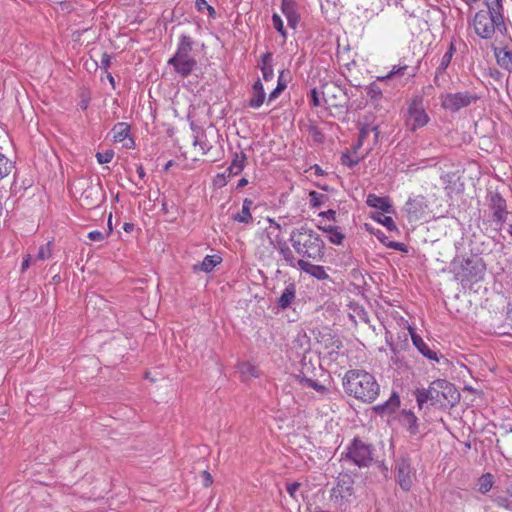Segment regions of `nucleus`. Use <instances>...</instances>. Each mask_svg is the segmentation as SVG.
<instances>
[{
  "label": "nucleus",
  "instance_id": "1",
  "mask_svg": "<svg viewBox=\"0 0 512 512\" xmlns=\"http://www.w3.org/2000/svg\"><path fill=\"white\" fill-rule=\"evenodd\" d=\"M343 388L347 395L365 403L374 402L380 393V385L375 377L361 369H352L345 373Z\"/></svg>",
  "mask_w": 512,
  "mask_h": 512
},
{
  "label": "nucleus",
  "instance_id": "2",
  "mask_svg": "<svg viewBox=\"0 0 512 512\" xmlns=\"http://www.w3.org/2000/svg\"><path fill=\"white\" fill-rule=\"evenodd\" d=\"M289 241L300 259L322 262L325 256V243L321 236L306 225L293 229Z\"/></svg>",
  "mask_w": 512,
  "mask_h": 512
},
{
  "label": "nucleus",
  "instance_id": "3",
  "mask_svg": "<svg viewBox=\"0 0 512 512\" xmlns=\"http://www.w3.org/2000/svg\"><path fill=\"white\" fill-rule=\"evenodd\" d=\"M414 394L420 409L428 402L432 406L453 407L460 400V393L455 385L445 379L434 380L428 388L416 389Z\"/></svg>",
  "mask_w": 512,
  "mask_h": 512
},
{
  "label": "nucleus",
  "instance_id": "4",
  "mask_svg": "<svg viewBox=\"0 0 512 512\" xmlns=\"http://www.w3.org/2000/svg\"><path fill=\"white\" fill-rule=\"evenodd\" d=\"M475 33L482 39H491L495 32L507 33L504 14L488 10H479L473 19Z\"/></svg>",
  "mask_w": 512,
  "mask_h": 512
},
{
  "label": "nucleus",
  "instance_id": "5",
  "mask_svg": "<svg viewBox=\"0 0 512 512\" xmlns=\"http://www.w3.org/2000/svg\"><path fill=\"white\" fill-rule=\"evenodd\" d=\"M193 44L194 42L190 36L181 35L176 53L168 60V65L172 66L175 72L184 78L188 77L197 66L196 59L191 56Z\"/></svg>",
  "mask_w": 512,
  "mask_h": 512
},
{
  "label": "nucleus",
  "instance_id": "6",
  "mask_svg": "<svg viewBox=\"0 0 512 512\" xmlns=\"http://www.w3.org/2000/svg\"><path fill=\"white\" fill-rule=\"evenodd\" d=\"M374 447L354 438L347 448L346 457L358 467H368L373 461Z\"/></svg>",
  "mask_w": 512,
  "mask_h": 512
},
{
  "label": "nucleus",
  "instance_id": "7",
  "mask_svg": "<svg viewBox=\"0 0 512 512\" xmlns=\"http://www.w3.org/2000/svg\"><path fill=\"white\" fill-rule=\"evenodd\" d=\"M430 118L426 113L423 106V98L421 96H416L410 102L407 112L405 115V125L406 127L414 132L417 129H420L427 125Z\"/></svg>",
  "mask_w": 512,
  "mask_h": 512
},
{
  "label": "nucleus",
  "instance_id": "8",
  "mask_svg": "<svg viewBox=\"0 0 512 512\" xmlns=\"http://www.w3.org/2000/svg\"><path fill=\"white\" fill-rule=\"evenodd\" d=\"M353 484L354 480L348 474L340 475L337 480V484L332 488L330 499L334 504L343 509L346 504L350 502V498L353 495Z\"/></svg>",
  "mask_w": 512,
  "mask_h": 512
},
{
  "label": "nucleus",
  "instance_id": "9",
  "mask_svg": "<svg viewBox=\"0 0 512 512\" xmlns=\"http://www.w3.org/2000/svg\"><path fill=\"white\" fill-rule=\"evenodd\" d=\"M479 97L469 91L447 93L441 97V105L444 109L453 113L458 112L464 107L475 103Z\"/></svg>",
  "mask_w": 512,
  "mask_h": 512
},
{
  "label": "nucleus",
  "instance_id": "10",
  "mask_svg": "<svg viewBox=\"0 0 512 512\" xmlns=\"http://www.w3.org/2000/svg\"><path fill=\"white\" fill-rule=\"evenodd\" d=\"M484 271L485 264L481 258H467L463 260L458 275L461 276L462 281L477 282L482 278Z\"/></svg>",
  "mask_w": 512,
  "mask_h": 512
},
{
  "label": "nucleus",
  "instance_id": "11",
  "mask_svg": "<svg viewBox=\"0 0 512 512\" xmlns=\"http://www.w3.org/2000/svg\"><path fill=\"white\" fill-rule=\"evenodd\" d=\"M397 482L404 491H409L413 484V472L410 460L407 457H400L395 461Z\"/></svg>",
  "mask_w": 512,
  "mask_h": 512
},
{
  "label": "nucleus",
  "instance_id": "12",
  "mask_svg": "<svg viewBox=\"0 0 512 512\" xmlns=\"http://www.w3.org/2000/svg\"><path fill=\"white\" fill-rule=\"evenodd\" d=\"M428 208L427 201L424 196L418 195L409 198L405 204V211L409 221H418L423 218Z\"/></svg>",
  "mask_w": 512,
  "mask_h": 512
},
{
  "label": "nucleus",
  "instance_id": "13",
  "mask_svg": "<svg viewBox=\"0 0 512 512\" xmlns=\"http://www.w3.org/2000/svg\"><path fill=\"white\" fill-rule=\"evenodd\" d=\"M83 204L89 209L98 206L104 200V192L100 183L90 184L81 195Z\"/></svg>",
  "mask_w": 512,
  "mask_h": 512
},
{
  "label": "nucleus",
  "instance_id": "14",
  "mask_svg": "<svg viewBox=\"0 0 512 512\" xmlns=\"http://www.w3.org/2000/svg\"><path fill=\"white\" fill-rule=\"evenodd\" d=\"M490 208L493 210V221L502 225L507 216L506 200L499 193H493L490 196Z\"/></svg>",
  "mask_w": 512,
  "mask_h": 512
},
{
  "label": "nucleus",
  "instance_id": "15",
  "mask_svg": "<svg viewBox=\"0 0 512 512\" xmlns=\"http://www.w3.org/2000/svg\"><path fill=\"white\" fill-rule=\"evenodd\" d=\"M281 11L287 19L288 26L295 29L300 21V15L293 0H282Z\"/></svg>",
  "mask_w": 512,
  "mask_h": 512
},
{
  "label": "nucleus",
  "instance_id": "16",
  "mask_svg": "<svg viewBox=\"0 0 512 512\" xmlns=\"http://www.w3.org/2000/svg\"><path fill=\"white\" fill-rule=\"evenodd\" d=\"M409 333L413 342V345L418 351L426 358L430 360L438 361L437 353L431 350L428 345L424 342L422 337L418 335L412 327H409Z\"/></svg>",
  "mask_w": 512,
  "mask_h": 512
},
{
  "label": "nucleus",
  "instance_id": "17",
  "mask_svg": "<svg viewBox=\"0 0 512 512\" xmlns=\"http://www.w3.org/2000/svg\"><path fill=\"white\" fill-rule=\"evenodd\" d=\"M301 271L311 275L312 277L318 280H326L329 278V275L325 271L323 266L314 265L307 260L300 259L299 267Z\"/></svg>",
  "mask_w": 512,
  "mask_h": 512
},
{
  "label": "nucleus",
  "instance_id": "18",
  "mask_svg": "<svg viewBox=\"0 0 512 512\" xmlns=\"http://www.w3.org/2000/svg\"><path fill=\"white\" fill-rule=\"evenodd\" d=\"M455 51H456V47H455L454 43L451 42L447 51L442 56L438 67L436 68L435 77H434L435 85L439 86L438 78L440 75H443L445 73L446 69L449 67Z\"/></svg>",
  "mask_w": 512,
  "mask_h": 512
},
{
  "label": "nucleus",
  "instance_id": "19",
  "mask_svg": "<svg viewBox=\"0 0 512 512\" xmlns=\"http://www.w3.org/2000/svg\"><path fill=\"white\" fill-rule=\"evenodd\" d=\"M400 423L403 427L407 429V431L411 435H416L418 433V418L415 414L410 410L402 411L400 415Z\"/></svg>",
  "mask_w": 512,
  "mask_h": 512
},
{
  "label": "nucleus",
  "instance_id": "20",
  "mask_svg": "<svg viewBox=\"0 0 512 512\" xmlns=\"http://www.w3.org/2000/svg\"><path fill=\"white\" fill-rule=\"evenodd\" d=\"M366 203L369 207L377 208L385 213L393 212V206L388 198L380 197L375 194H369L367 196Z\"/></svg>",
  "mask_w": 512,
  "mask_h": 512
},
{
  "label": "nucleus",
  "instance_id": "21",
  "mask_svg": "<svg viewBox=\"0 0 512 512\" xmlns=\"http://www.w3.org/2000/svg\"><path fill=\"white\" fill-rule=\"evenodd\" d=\"M295 298H296V287H295V284L290 283L289 285H287L285 287L281 296L277 299V305L282 310H285L288 307H290V305L295 300Z\"/></svg>",
  "mask_w": 512,
  "mask_h": 512
},
{
  "label": "nucleus",
  "instance_id": "22",
  "mask_svg": "<svg viewBox=\"0 0 512 512\" xmlns=\"http://www.w3.org/2000/svg\"><path fill=\"white\" fill-rule=\"evenodd\" d=\"M221 261L222 258L218 255H207L201 263L193 265V271L209 273L216 267V265L221 263Z\"/></svg>",
  "mask_w": 512,
  "mask_h": 512
},
{
  "label": "nucleus",
  "instance_id": "23",
  "mask_svg": "<svg viewBox=\"0 0 512 512\" xmlns=\"http://www.w3.org/2000/svg\"><path fill=\"white\" fill-rule=\"evenodd\" d=\"M265 100V91L263 84L258 79L252 87V97L249 100V106L251 108H259Z\"/></svg>",
  "mask_w": 512,
  "mask_h": 512
},
{
  "label": "nucleus",
  "instance_id": "24",
  "mask_svg": "<svg viewBox=\"0 0 512 512\" xmlns=\"http://www.w3.org/2000/svg\"><path fill=\"white\" fill-rule=\"evenodd\" d=\"M277 249L288 266L293 268L299 267L300 259L295 257L293 251L290 249L286 242H279Z\"/></svg>",
  "mask_w": 512,
  "mask_h": 512
},
{
  "label": "nucleus",
  "instance_id": "25",
  "mask_svg": "<svg viewBox=\"0 0 512 512\" xmlns=\"http://www.w3.org/2000/svg\"><path fill=\"white\" fill-rule=\"evenodd\" d=\"M260 69L262 71L263 79L265 81H270L274 77V71H273V54L271 52H266L263 54L260 58Z\"/></svg>",
  "mask_w": 512,
  "mask_h": 512
},
{
  "label": "nucleus",
  "instance_id": "26",
  "mask_svg": "<svg viewBox=\"0 0 512 512\" xmlns=\"http://www.w3.org/2000/svg\"><path fill=\"white\" fill-rule=\"evenodd\" d=\"M253 205V201L251 199H244L242 204V210L233 215L232 219L239 223L249 224L253 221V217L251 214V206Z\"/></svg>",
  "mask_w": 512,
  "mask_h": 512
},
{
  "label": "nucleus",
  "instance_id": "27",
  "mask_svg": "<svg viewBox=\"0 0 512 512\" xmlns=\"http://www.w3.org/2000/svg\"><path fill=\"white\" fill-rule=\"evenodd\" d=\"M246 159H247V156L244 152L241 151L240 153H235L230 166L226 170V172L228 173V176L230 177V176L239 175L245 167Z\"/></svg>",
  "mask_w": 512,
  "mask_h": 512
},
{
  "label": "nucleus",
  "instance_id": "28",
  "mask_svg": "<svg viewBox=\"0 0 512 512\" xmlns=\"http://www.w3.org/2000/svg\"><path fill=\"white\" fill-rule=\"evenodd\" d=\"M399 403V396L396 393H393L392 396L387 401H385L382 404L376 405L374 407V411L380 415L392 413L399 406Z\"/></svg>",
  "mask_w": 512,
  "mask_h": 512
},
{
  "label": "nucleus",
  "instance_id": "29",
  "mask_svg": "<svg viewBox=\"0 0 512 512\" xmlns=\"http://www.w3.org/2000/svg\"><path fill=\"white\" fill-rule=\"evenodd\" d=\"M495 57L498 65L508 72L512 71V52L503 48L495 50Z\"/></svg>",
  "mask_w": 512,
  "mask_h": 512
},
{
  "label": "nucleus",
  "instance_id": "30",
  "mask_svg": "<svg viewBox=\"0 0 512 512\" xmlns=\"http://www.w3.org/2000/svg\"><path fill=\"white\" fill-rule=\"evenodd\" d=\"M130 132V126L125 122H118L112 128L113 139L115 142L125 140Z\"/></svg>",
  "mask_w": 512,
  "mask_h": 512
},
{
  "label": "nucleus",
  "instance_id": "31",
  "mask_svg": "<svg viewBox=\"0 0 512 512\" xmlns=\"http://www.w3.org/2000/svg\"><path fill=\"white\" fill-rule=\"evenodd\" d=\"M239 371L245 380H247L248 378H251V377L256 378L259 376V371H258L257 367L249 362L241 363L239 365Z\"/></svg>",
  "mask_w": 512,
  "mask_h": 512
},
{
  "label": "nucleus",
  "instance_id": "32",
  "mask_svg": "<svg viewBox=\"0 0 512 512\" xmlns=\"http://www.w3.org/2000/svg\"><path fill=\"white\" fill-rule=\"evenodd\" d=\"M14 168V163L0 152V180L10 174Z\"/></svg>",
  "mask_w": 512,
  "mask_h": 512
},
{
  "label": "nucleus",
  "instance_id": "33",
  "mask_svg": "<svg viewBox=\"0 0 512 512\" xmlns=\"http://www.w3.org/2000/svg\"><path fill=\"white\" fill-rule=\"evenodd\" d=\"M493 476L490 473L483 474L479 478V492L482 494L488 493L493 487Z\"/></svg>",
  "mask_w": 512,
  "mask_h": 512
},
{
  "label": "nucleus",
  "instance_id": "34",
  "mask_svg": "<svg viewBox=\"0 0 512 512\" xmlns=\"http://www.w3.org/2000/svg\"><path fill=\"white\" fill-rule=\"evenodd\" d=\"M298 378L300 383H303L308 387L315 389L317 392L324 393L327 391V388L324 385L318 383L317 381L311 378L306 377L305 375H299Z\"/></svg>",
  "mask_w": 512,
  "mask_h": 512
},
{
  "label": "nucleus",
  "instance_id": "35",
  "mask_svg": "<svg viewBox=\"0 0 512 512\" xmlns=\"http://www.w3.org/2000/svg\"><path fill=\"white\" fill-rule=\"evenodd\" d=\"M492 498V501L498 506V507H501V508H504L506 510H509V511H512V501L509 500L508 498V495L505 496V495H497V494H493L491 496Z\"/></svg>",
  "mask_w": 512,
  "mask_h": 512
},
{
  "label": "nucleus",
  "instance_id": "36",
  "mask_svg": "<svg viewBox=\"0 0 512 512\" xmlns=\"http://www.w3.org/2000/svg\"><path fill=\"white\" fill-rule=\"evenodd\" d=\"M407 65L394 66L392 70L384 77H379L378 80L384 81L386 79H392L395 76H404L408 70Z\"/></svg>",
  "mask_w": 512,
  "mask_h": 512
},
{
  "label": "nucleus",
  "instance_id": "37",
  "mask_svg": "<svg viewBox=\"0 0 512 512\" xmlns=\"http://www.w3.org/2000/svg\"><path fill=\"white\" fill-rule=\"evenodd\" d=\"M310 205L312 207H320L323 205L328 199L327 195L318 193L316 191H311L309 193Z\"/></svg>",
  "mask_w": 512,
  "mask_h": 512
},
{
  "label": "nucleus",
  "instance_id": "38",
  "mask_svg": "<svg viewBox=\"0 0 512 512\" xmlns=\"http://www.w3.org/2000/svg\"><path fill=\"white\" fill-rule=\"evenodd\" d=\"M272 24H273V27L281 34L283 39L286 40V38H287V31L284 28L283 20L276 13H274L272 15Z\"/></svg>",
  "mask_w": 512,
  "mask_h": 512
},
{
  "label": "nucleus",
  "instance_id": "39",
  "mask_svg": "<svg viewBox=\"0 0 512 512\" xmlns=\"http://www.w3.org/2000/svg\"><path fill=\"white\" fill-rule=\"evenodd\" d=\"M51 256V243L48 242L44 245H41L38 249V253L35 257L36 260L44 261Z\"/></svg>",
  "mask_w": 512,
  "mask_h": 512
},
{
  "label": "nucleus",
  "instance_id": "40",
  "mask_svg": "<svg viewBox=\"0 0 512 512\" xmlns=\"http://www.w3.org/2000/svg\"><path fill=\"white\" fill-rule=\"evenodd\" d=\"M374 219L385 226L389 231L397 230L394 220L390 216H384L380 214L379 217H374Z\"/></svg>",
  "mask_w": 512,
  "mask_h": 512
},
{
  "label": "nucleus",
  "instance_id": "41",
  "mask_svg": "<svg viewBox=\"0 0 512 512\" xmlns=\"http://www.w3.org/2000/svg\"><path fill=\"white\" fill-rule=\"evenodd\" d=\"M366 92H367V95L373 99V100H378L381 98L382 96V91L380 89V87L375 83H371L367 88H366Z\"/></svg>",
  "mask_w": 512,
  "mask_h": 512
},
{
  "label": "nucleus",
  "instance_id": "42",
  "mask_svg": "<svg viewBox=\"0 0 512 512\" xmlns=\"http://www.w3.org/2000/svg\"><path fill=\"white\" fill-rule=\"evenodd\" d=\"M488 11L500 12L504 14L502 0H484Z\"/></svg>",
  "mask_w": 512,
  "mask_h": 512
},
{
  "label": "nucleus",
  "instance_id": "43",
  "mask_svg": "<svg viewBox=\"0 0 512 512\" xmlns=\"http://www.w3.org/2000/svg\"><path fill=\"white\" fill-rule=\"evenodd\" d=\"M345 235L340 231L339 227H336L330 235H328V239L332 244L341 245Z\"/></svg>",
  "mask_w": 512,
  "mask_h": 512
},
{
  "label": "nucleus",
  "instance_id": "44",
  "mask_svg": "<svg viewBox=\"0 0 512 512\" xmlns=\"http://www.w3.org/2000/svg\"><path fill=\"white\" fill-rule=\"evenodd\" d=\"M114 157L113 150H106L104 152H98L96 158L99 164H106L112 161Z\"/></svg>",
  "mask_w": 512,
  "mask_h": 512
},
{
  "label": "nucleus",
  "instance_id": "45",
  "mask_svg": "<svg viewBox=\"0 0 512 512\" xmlns=\"http://www.w3.org/2000/svg\"><path fill=\"white\" fill-rule=\"evenodd\" d=\"M309 134L311 135L314 142L323 143L324 134L316 126H311L309 128Z\"/></svg>",
  "mask_w": 512,
  "mask_h": 512
},
{
  "label": "nucleus",
  "instance_id": "46",
  "mask_svg": "<svg viewBox=\"0 0 512 512\" xmlns=\"http://www.w3.org/2000/svg\"><path fill=\"white\" fill-rule=\"evenodd\" d=\"M193 145L194 146L199 145V147L202 151V154H206L212 148V146L206 140H203L202 138H199L198 136L195 137V139L193 141Z\"/></svg>",
  "mask_w": 512,
  "mask_h": 512
},
{
  "label": "nucleus",
  "instance_id": "47",
  "mask_svg": "<svg viewBox=\"0 0 512 512\" xmlns=\"http://www.w3.org/2000/svg\"><path fill=\"white\" fill-rule=\"evenodd\" d=\"M289 81V71L286 73L285 70H282L279 74L277 86L280 87L283 91L286 89Z\"/></svg>",
  "mask_w": 512,
  "mask_h": 512
},
{
  "label": "nucleus",
  "instance_id": "48",
  "mask_svg": "<svg viewBox=\"0 0 512 512\" xmlns=\"http://www.w3.org/2000/svg\"><path fill=\"white\" fill-rule=\"evenodd\" d=\"M359 161H360L359 158H352L347 153H344L341 156V163L343 165H346V166L350 167V168L356 166L359 163Z\"/></svg>",
  "mask_w": 512,
  "mask_h": 512
},
{
  "label": "nucleus",
  "instance_id": "49",
  "mask_svg": "<svg viewBox=\"0 0 512 512\" xmlns=\"http://www.w3.org/2000/svg\"><path fill=\"white\" fill-rule=\"evenodd\" d=\"M488 74L494 81L503 84L504 74L500 70L490 68Z\"/></svg>",
  "mask_w": 512,
  "mask_h": 512
},
{
  "label": "nucleus",
  "instance_id": "50",
  "mask_svg": "<svg viewBox=\"0 0 512 512\" xmlns=\"http://www.w3.org/2000/svg\"><path fill=\"white\" fill-rule=\"evenodd\" d=\"M309 100H310V103L312 104V106H314V107H319L321 105L319 92L316 88H313L310 90Z\"/></svg>",
  "mask_w": 512,
  "mask_h": 512
},
{
  "label": "nucleus",
  "instance_id": "51",
  "mask_svg": "<svg viewBox=\"0 0 512 512\" xmlns=\"http://www.w3.org/2000/svg\"><path fill=\"white\" fill-rule=\"evenodd\" d=\"M106 235L98 230H94L88 233V238L91 241L101 242L105 239Z\"/></svg>",
  "mask_w": 512,
  "mask_h": 512
},
{
  "label": "nucleus",
  "instance_id": "52",
  "mask_svg": "<svg viewBox=\"0 0 512 512\" xmlns=\"http://www.w3.org/2000/svg\"><path fill=\"white\" fill-rule=\"evenodd\" d=\"M387 247L397 250V251H400V252H405V253L407 252V246L402 242L389 241L387 243Z\"/></svg>",
  "mask_w": 512,
  "mask_h": 512
},
{
  "label": "nucleus",
  "instance_id": "53",
  "mask_svg": "<svg viewBox=\"0 0 512 512\" xmlns=\"http://www.w3.org/2000/svg\"><path fill=\"white\" fill-rule=\"evenodd\" d=\"M299 487L300 483L298 482L288 483L286 486V490L292 498H296V492L298 491Z\"/></svg>",
  "mask_w": 512,
  "mask_h": 512
},
{
  "label": "nucleus",
  "instance_id": "54",
  "mask_svg": "<svg viewBox=\"0 0 512 512\" xmlns=\"http://www.w3.org/2000/svg\"><path fill=\"white\" fill-rule=\"evenodd\" d=\"M111 65V56L108 53H103L100 61V68L107 70Z\"/></svg>",
  "mask_w": 512,
  "mask_h": 512
},
{
  "label": "nucleus",
  "instance_id": "55",
  "mask_svg": "<svg viewBox=\"0 0 512 512\" xmlns=\"http://www.w3.org/2000/svg\"><path fill=\"white\" fill-rule=\"evenodd\" d=\"M201 476H202L203 485L205 487H209L213 483V478L208 471H206V470L202 471Z\"/></svg>",
  "mask_w": 512,
  "mask_h": 512
},
{
  "label": "nucleus",
  "instance_id": "56",
  "mask_svg": "<svg viewBox=\"0 0 512 512\" xmlns=\"http://www.w3.org/2000/svg\"><path fill=\"white\" fill-rule=\"evenodd\" d=\"M370 131H371L370 130V126H368V125L363 126L360 129V132H359V142H360V144H363L364 140L369 135Z\"/></svg>",
  "mask_w": 512,
  "mask_h": 512
},
{
  "label": "nucleus",
  "instance_id": "57",
  "mask_svg": "<svg viewBox=\"0 0 512 512\" xmlns=\"http://www.w3.org/2000/svg\"><path fill=\"white\" fill-rule=\"evenodd\" d=\"M319 216H321V217H325V218H327L328 220L335 221V219H336V211H335V210H333V209H329V210H327V211L320 212V213H319Z\"/></svg>",
  "mask_w": 512,
  "mask_h": 512
},
{
  "label": "nucleus",
  "instance_id": "58",
  "mask_svg": "<svg viewBox=\"0 0 512 512\" xmlns=\"http://www.w3.org/2000/svg\"><path fill=\"white\" fill-rule=\"evenodd\" d=\"M195 7L199 12H203L206 10V8L209 7V4L207 3L206 0H196Z\"/></svg>",
  "mask_w": 512,
  "mask_h": 512
},
{
  "label": "nucleus",
  "instance_id": "59",
  "mask_svg": "<svg viewBox=\"0 0 512 512\" xmlns=\"http://www.w3.org/2000/svg\"><path fill=\"white\" fill-rule=\"evenodd\" d=\"M283 92L280 87H276L268 96V102H271L279 97V95Z\"/></svg>",
  "mask_w": 512,
  "mask_h": 512
},
{
  "label": "nucleus",
  "instance_id": "60",
  "mask_svg": "<svg viewBox=\"0 0 512 512\" xmlns=\"http://www.w3.org/2000/svg\"><path fill=\"white\" fill-rule=\"evenodd\" d=\"M375 235L381 243H383L384 245L387 246V243L389 242V240H388V237L383 232L378 231Z\"/></svg>",
  "mask_w": 512,
  "mask_h": 512
},
{
  "label": "nucleus",
  "instance_id": "61",
  "mask_svg": "<svg viewBox=\"0 0 512 512\" xmlns=\"http://www.w3.org/2000/svg\"><path fill=\"white\" fill-rule=\"evenodd\" d=\"M336 227L337 226H332V225L319 226V229L322 230L323 232L327 233L328 235H330V233H332Z\"/></svg>",
  "mask_w": 512,
  "mask_h": 512
},
{
  "label": "nucleus",
  "instance_id": "62",
  "mask_svg": "<svg viewBox=\"0 0 512 512\" xmlns=\"http://www.w3.org/2000/svg\"><path fill=\"white\" fill-rule=\"evenodd\" d=\"M30 260H31V257L30 255H27L24 259H23V262H22V265H21V269L22 271L26 270L29 265H30Z\"/></svg>",
  "mask_w": 512,
  "mask_h": 512
},
{
  "label": "nucleus",
  "instance_id": "63",
  "mask_svg": "<svg viewBox=\"0 0 512 512\" xmlns=\"http://www.w3.org/2000/svg\"><path fill=\"white\" fill-rule=\"evenodd\" d=\"M136 172L139 176L140 179H144V177L146 176L145 174V171H144V168L142 165H138L137 168H136Z\"/></svg>",
  "mask_w": 512,
  "mask_h": 512
},
{
  "label": "nucleus",
  "instance_id": "64",
  "mask_svg": "<svg viewBox=\"0 0 512 512\" xmlns=\"http://www.w3.org/2000/svg\"><path fill=\"white\" fill-rule=\"evenodd\" d=\"M505 493L509 496V497H512V481L508 483V485L506 486V490H505Z\"/></svg>",
  "mask_w": 512,
  "mask_h": 512
}]
</instances>
